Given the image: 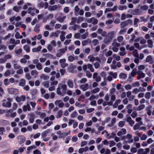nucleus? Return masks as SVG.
<instances>
[{
	"instance_id": "20e7f679",
	"label": "nucleus",
	"mask_w": 154,
	"mask_h": 154,
	"mask_svg": "<svg viewBox=\"0 0 154 154\" xmlns=\"http://www.w3.org/2000/svg\"><path fill=\"white\" fill-rule=\"evenodd\" d=\"M8 93L12 94H17L18 92V89L13 88H8Z\"/></svg>"
},
{
	"instance_id": "dca6fc26",
	"label": "nucleus",
	"mask_w": 154,
	"mask_h": 154,
	"mask_svg": "<svg viewBox=\"0 0 154 154\" xmlns=\"http://www.w3.org/2000/svg\"><path fill=\"white\" fill-rule=\"evenodd\" d=\"M24 50L25 51L27 52H29L30 51V49L29 46L27 45H25L23 47Z\"/></svg>"
},
{
	"instance_id": "2f4dec72",
	"label": "nucleus",
	"mask_w": 154,
	"mask_h": 154,
	"mask_svg": "<svg viewBox=\"0 0 154 154\" xmlns=\"http://www.w3.org/2000/svg\"><path fill=\"white\" fill-rule=\"evenodd\" d=\"M140 127V125L138 123H136L134 126L133 129L134 130H136L138 129Z\"/></svg>"
},
{
	"instance_id": "6e6552de",
	"label": "nucleus",
	"mask_w": 154,
	"mask_h": 154,
	"mask_svg": "<svg viewBox=\"0 0 154 154\" xmlns=\"http://www.w3.org/2000/svg\"><path fill=\"white\" fill-rule=\"evenodd\" d=\"M146 62H149L150 64L153 63L152 58L151 55H149L147 56L146 58Z\"/></svg>"
},
{
	"instance_id": "f3484780",
	"label": "nucleus",
	"mask_w": 154,
	"mask_h": 154,
	"mask_svg": "<svg viewBox=\"0 0 154 154\" xmlns=\"http://www.w3.org/2000/svg\"><path fill=\"white\" fill-rule=\"evenodd\" d=\"M119 77L120 78L126 79L127 78V75L126 74L121 73L119 75Z\"/></svg>"
},
{
	"instance_id": "a211bd4d",
	"label": "nucleus",
	"mask_w": 154,
	"mask_h": 154,
	"mask_svg": "<svg viewBox=\"0 0 154 154\" xmlns=\"http://www.w3.org/2000/svg\"><path fill=\"white\" fill-rule=\"evenodd\" d=\"M70 131L67 132H63L61 134V138L64 137H65L69 135L70 133Z\"/></svg>"
},
{
	"instance_id": "0e129e2a",
	"label": "nucleus",
	"mask_w": 154,
	"mask_h": 154,
	"mask_svg": "<svg viewBox=\"0 0 154 154\" xmlns=\"http://www.w3.org/2000/svg\"><path fill=\"white\" fill-rule=\"evenodd\" d=\"M86 75L88 78H91L92 77V74L88 71L86 72Z\"/></svg>"
},
{
	"instance_id": "b1692460",
	"label": "nucleus",
	"mask_w": 154,
	"mask_h": 154,
	"mask_svg": "<svg viewBox=\"0 0 154 154\" xmlns=\"http://www.w3.org/2000/svg\"><path fill=\"white\" fill-rule=\"evenodd\" d=\"M71 20L72 21L70 23V25H74L75 23L76 22V18L75 17H72V18Z\"/></svg>"
},
{
	"instance_id": "79ce46f5",
	"label": "nucleus",
	"mask_w": 154,
	"mask_h": 154,
	"mask_svg": "<svg viewBox=\"0 0 154 154\" xmlns=\"http://www.w3.org/2000/svg\"><path fill=\"white\" fill-rule=\"evenodd\" d=\"M137 74L138 75H140V76L141 77V78H144L145 76V73L143 72H141V73L137 72Z\"/></svg>"
},
{
	"instance_id": "f8f14e48",
	"label": "nucleus",
	"mask_w": 154,
	"mask_h": 154,
	"mask_svg": "<svg viewBox=\"0 0 154 154\" xmlns=\"http://www.w3.org/2000/svg\"><path fill=\"white\" fill-rule=\"evenodd\" d=\"M79 8L78 5H76L75 7V11L74 14L76 16H77L79 14Z\"/></svg>"
},
{
	"instance_id": "7ed1b4c3",
	"label": "nucleus",
	"mask_w": 154,
	"mask_h": 154,
	"mask_svg": "<svg viewBox=\"0 0 154 154\" xmlns=\"http://www.w3.org/2000/svg\"><path fill=\"white\" fill-rule=\"evenodd\" d=\"M132 23V21L130 19H128L127 20L124 21L120 24L121 28H123L128 24H131Z\"/></svg>"
},
{
	"instance_id": "5701e85b",
	"label": "nucleus",
	"mask_w": 154,
	"mask_h": 154,
	"mask_svg": "<svg viewBox=\"0 0 154 154\" xmlns=\"http://www.w3.org/2000/svg\"><path fill=\"white\" fill-rule=\"evenodd\" d=\"M109 74L110 75H112L113 78L116 79V78L117 76V72H115L114 73H113L112 72H110Z\"/></svg>"
},
{
	"instance_id": "f704fd0d",
	"label": "nucleus",
	"mask_w": 154,
	"mask_h": 154,
	"mask_svg": "<svg viewBox=\"0 0 154 154\" xmlns=\"http://www.w3.org/2000/svg\"><path fill=\"white\" fill-rule=\"evenodd\" d=\"M125 125V122L123 121H120L119 123L118 126L120 127H123Z\"/></svg>"
},
{
	"instance_id": "473e14b6",
	"label": "nucleus",
	"mask_w": 154,
	"mask_h": 154,
	"mask_svg": "<svg viewBox=\"0 0 154 154\" xmlns=\"http://www.w3.org/2000/svg\"><path fill=\"white\" fill-rule=\"evenodd\" d=\"M37 69L38 70H40L42 68V66L40 63H38L36 65Z\"/></svg>"
},
{
	"instance_id": "4c0bfd02",
	"label": "nucleus",
	"mask_w": 154,
	"mask_h": 154,
	"mask_svg": "<svg viewBox=\"0 0 154 154\" xmlns=\"http://www.w3.org/2000/svg\"><path fill=\"white\" fill-rule=\"evenodd\" d=\"M62 112L61 110L59 111L58 112L57 115V118L58 119L60 118L62 116Z\"/></svg>"
},
{
	"instance_id": "5fc2aeb1",
	"label": "nucleus",
	"mask_w": 154,
	"mask_h": 154,
	"mask_svg": "<svg viewBox=\"0 0 154 154\" xmlns=\"http://www.w3.org/2000/svg\"><path fill=\"white\" fill-rule=\"evenodd\" d=\"M38 74V72L36 70H32L31 72V74L34 75H37Z\"/></svg>"
},
{
	"instance_id": "7c9ffc66",
	"label": "nucleus",
	"mask_w": 154,
	"mask_h": 154,
	"mask_svg": "<svg viewBox=\"0 0 154 154\" xmlns=\"http://www.w3.org/2000/svg\"><path fill=\"white\" fill-rule=\"evenodd\" d=\"M68 60L70 62H72L75 60V58L73 56L70 55L68 57Z\"/></svg>"
},
{
	"instance_id": "39448f33",
	"label": "nucleus",
	"mask_w": 154,
	"mask_h": 154,
	"mask_svg": "<svg viewBox=\"0 0 154 154\" xmlns=\"http://www.w3.org/2000/svg\"><path fill=\"white\" fill-rule=\"evenodd\" d=\"M17 138L18 143L20 144L24 143L26 139L25 137L23 135H19L17 137Z\"/></svg>"
},
{
	"instance_id": "4d7b16f0",
	"label": "nucleus",
	"mask_w": 154,
	"mask_h": 154,
	"mask_svg": "<svg viewBox=\"0 0 154 154\" xmlns=\"http://www.w3.org/2000/svg\"><path fill=\"white\" fill-rule=\"evenodd\" d=\"M100 91V89L98 88H94L93 91L92 92L93 93H96L99 92Z\"/></svg>"
},
{
	"instance_id": "bb28decb",
	"label": "nucleus",
	"mask_w": 154,
	"mask_h": 154,
	"mask_svg": "<svg viewBox=\"0 0 154 154\" xmlns=\"http://www.w3.org/2000/svg\"><path fill=\"white\" fill-rule=\"evenodd\" d=\"M134 46L137 48L138 50H140L142 48V47H140L139 46V44L138 43H135L134 44Z\"/></svg>"
},
{
	"instance_id": "e2e57ef3",
	"label": "nucleus",
	"mask_w": 154,
	"mask_h": 154,
	"mask_svg": "<svg viewBox=\"0 0 154 154\" xmlns=\"http://www.w3.org/2000/svg\"><path fill=\"white\" fill-rule=\"evenodd\" d=\"M92 42L94 45H96L98 43V41L97 39H94L92 41Z\"/></svg>"
},
{
	"instance_id": "37998d69",
	"label": "nucleus",
	"mask_w": 154,
	"mask_h": 154,
	"mask_svg": "<svg viewBox=\"0 0 154 154\" xmlns=\"http://www.w3.org/2000/svg\"><path fill=\"white\" fill-rule=\"evenodd\" d=\"M147 136L145 134H143L142 136L140 137V139L141 140H145L147 138Z\"/></svg>"
},
{
	"instance_id": "6e6d98bb",
	"label": "nucleus",
	"mask_w": 154,
	"mask_h": 154,
	"mask_svg": "<svg viewBox=\"0 0 154 154\" xmlns=\"http://www.w3.org/2000/svg\"><path fill=\"white\" fill-rule=\"evenodd\" d=\"M133 55L135 57H138V54L137 52V51L136 50H134L133 53Z\"/></svg>"
},
{
	"instance_id": "680f3d73",
	"label": "nucleus",
	"mask_w": 154,
	"mask_h": 154,
	"mask_svg": "<svg viewBox=\"0 0 154 154\" xmlns=\"http://www.w3.org/2000/svg\"><path fill=\"white\" fill-rule=\"evenodd\" d=\"M146 73L149 76L151 77L152 74H151V72L150 71H149L148 69H147V70L146 71Z\"/></svg>"
},
{
	"instance_id": "a878e982",
	"label": "nucleus",
	"mask_w": 154,
	"mask_h": 154,
	"mask_svg": "<svg viewBox=\"0 0 154 154\" xmlns=\"http://www.w3.org/2000/svg\"><path fill=\"white\" fill-rule=\"evenodd\" d=\"M148 8L149 7L146 5H143L140 7V9L143 10H147Z\"/></svg>"
},
{
	"instance_id": "4468645a",
	"label": "nucleus",
	"mask_w": 154,
	"mask_h": 154,
	"mask_svg": "<svg viewBox=\"0 0 154 154\" xmlns=\"http://www.w3.org/2000/svg\"><path fill=\"white\" fill-rule=\"evenodd\" d=\"M61 32V31L60 30H58L56 31V32H53L52 33L51 35V36H55L56 37H57L58 36L59 34Z\"/></svg>"
},
{
	"instance_id": "c03bdc74",
	"label": "nucleus",
	"mask_w": 154,
	"mask_h": 154,
	"mask_svg": "<svg viewBox=\"0 0 154 154\" xmlns=\"http://www.w3.org/2000/svg\"><path fill=\"white\" fill-rule=\"evenodd\" d=\"M127 6L126 5L119 6V9L120 10H123L124 9H126Z\"/></svg>"
},
{
	"instance_id": "c756f323",
	"label": "nucleus",
	"mask_w": 154,
	"mask_h": 154,
	"mask_svg": "<svg viewBox=\"0 0 154 154\" xmlns=\"http://www.w3.org/2000/svg\"><path fill=\"white\" fill-rule=\"evenodd\" d=\"M67 50V47H66L65 48H61L60 49L59 51L62 54L65 53L66 51Z\"/></svg>"
},
{
	"instance_id": "2eb2a0df",
	"label": "nucleus",
	"mask_w": 154,
	"mask_h": 154,
	"mask_svg": "<svg viewBox=\"0 0 154 154\" xmlns=\"http://www.w3.org/2000/svg\"><path fill=\"white\" fill-rule=\"evenodd\" d=\"M88 85L86 83L82 86V90L83 91H85L88 89Z\"/></svg>"
},
{
	"instance_id": "69168bd1",
	"label": "nucleus",
	"mask_w": 154,
	"mask_h": 154,
	"mask_svg": "<svg viewBox=\"0 0 154 154\" xmlns=\"http://www.w3.org/2000/svg\"><path fill=\"white\" fill-rule=\"evenodd\" d=\"M22 50L21 48H20L19 49L15 50V52L17 54H20L22 52Z\"/></svg>"
},
{
	"instance_id": "4be33fe9",
	"label": "nucleus",
	"mask_w": 154,
	"mask_h": 154,
	"mask_svg": "<svg viewBox=\"0 0 154 154\" xmlns=\"http://www.w3.org/2000/svg\"><path fill=\"white\" fill-rule=\"evenodd\" d=\"M145 107V106L144 104H141L138 107L137 109L138 111H140L143 109Z\"/></svg>"
},
{
	"instance_id": "f257e3e1",
	"label": "nucleus",
	"mask_w": 154,
	"mask_h": 154,
	"mask_svg": "<svg viewBox=\"0 0 154 154\" xmlns=\"http://www.w3.org/2000/svg\"><path fill=\"white\" fill-rule=\"evenodd\" d=\"M67 88V86L66 84H63V83H61L58 84V87L57 89V94L59 95H62V93L60 91V89L63 90V94H65L66 93V89Z\"/></svg>"
},
{
	"instance_id": "3c124183",
	"label": "nucleus",
	"mask_w": 154,
	"mask_h": 154,
	"mask_svg": "<svg viewBox=\"0 0 154 154\" xmlns=\"http://www.w3.org/2000/svg\"><path fill=\"white\" fill-rule=\"evenodd\" d=\"M125 88L127 90L130 89L131 88V86L130 84H128L125 86Z\"/></svg>"
},
{
	"instance_id": "c9c22d12",
	"label": "nucleus",
	"mask_w": 154,
	"mask_h": 154,
	"mask_svg": "<svg viewBox=\"0 0 154 154\" xmlns=\"http://www.w3.org/2000/svg\"><path fill=\"white\" fill-rule=\"evenodd\" d=\"M112 45L114 47H116L119 46L120 44L117 42H114L112 43Z\"/></svg>"
},
{
	"instance_id": "de8ad7c7",
	"label": "nucleus",
	"mask_w": 154,
	"mask_h": 154,
	"mask_svg": "<svg viewBox=\"0 0 154 154\" xmlns=\"http://www.w3.org/2000/svg\"><path fill=\"white\" fill-rule=\"evenodd\" d=\"M38 5L39 7L40 8H42L44 7V3L43 2H41L40 3H39L38 4Z\"/></svg>"
},
{
	"instance_id": "13d9d810",
	"label": "nucleus",
	"mask_w": 154,
	"mask_h": 154,
	"mask_svg": "<svg viewBox=\"0 0 154 154\" xmlns=\"http://www.w3.org/2000/svg\"><path fill=\"white\" fill-rule=\"evenodd\" d=\"M123 148L124 149L128 150L130 148V146L128 145H124L123 146Z\"/></svg>"
},
{
	"instance_id": "ddd939ff",
	"label": "nucleus",
	"mask_w": 154,
	"mask_h": 154,
	"mask_svg": "<svg viewBox=\"0 0 154 154\" xmlns=\"http://www.w3.org/2000/svg\"><path fill=\"white\" fill-rule=\"evenodd\" d=\"M66 17V16H63V17H59L57 18V20L59 21L60 23H62L63 22Z\"/></svg>"
},
{
	"instance_id": "774afa93",
	"label": "nucleus",
	"mask_w": 154,
	"mask_h": 154,
	"mask_svg": "<svg viewBox=\"0 0 154 154\" xmlns=\"http://www.w3.org/2000/svg\"><path fill=\"white\" fill-rule=\"evenodd\" d=\"M33 153L34 154H41V152L38 149L34 150Z\"/></svg>"
},
{
	"instance_id": "bf43d9fd",
	"label": "nucleus",
	"mask_w": 154,
	"mask_h": 154,
	"mask_svg": "<svg viewBox=\"0 0 154 154\" xmlns=\"http://www.w3.org/2000/svg\"><path fill=\"white\" fill-rule=\"evenodd\" d=\"M5 128L3 127L0 128V135H2L3 134V132L4 131Z\"/></svg>"
},
{
	"instance_id": "6ab92c4d",
	"label": "nucleus",
	"mask_w": 154,
	"mask_h": 154,
	"mask_svg": "<svg viewBox=\"0 0 154 154\" xmlns=\"http://www.w3.org/2000/svg\"><path fill=\"white\" fill-rule=\"evenodd\" d=\"M67 84L69 87L71 88L73 87V83L72 81L70 80H68L67 81Z\"/></svg>"
},
{
	"instance_id": "49530a36",
	"label": "nucleus",
	"mask_w": 154,
	"mask_h": 154,
	"mask_svg": "<svg viewBox=\"0 0 154 154\" xmlns=\"http://www.w3.org/2000/svg\"><path fill=\"white\" fill-rule=\"evenodd\" d=\"M112 54V52L111 51L109 50L105 54V55L106 57H109L111 56Z\"/></svg>"
},
{
	"instance_id": "a19ab883",
	"label": "nucleus",
	"mask_w": 154,
	"mask_h": 154,
	"mask_svg": "<svg viewBox=\"0 0 154 154\" xmlns=\"http://www.w3.org/2000/svg\"><path fill=\"white\" fill-rule=\"evenodd\" d=\"M117 40L119 42H121L123 39V37L122 36H119L117 37Z\"/></svg>"
},
{
	"instance_id": "864d4df0",
	"label": "nucleus",
	"mask_w": 154,
	"mask_h": 154,
	"mask_svg": "<svg viewBox=\"0 0 154 154\" xmlns=\"http://www.w3.org/2000/svg\"><path fill=\"white\" fill-rule=\"evenodd\" d=\"M140 85V84L139 83V82H136L134 83H133L132 84V86L133 87H139Z\"/></svg>"
},
{
	"instance_id": "c85d7f7f",
	"label": "nucleus",
	"mask_w": 154,
	"mask_h": 154,
	"mask_svg": "<svg viewBox=\"0 0 154 154\" xmlns=\"http://www.w3.org/2000/svg\"><path fill=\"white\" fill-rule=\"evenodd\" d=\"M11 74V71L10 70H7L4 73V75L5 77L9 76Z\"/></svg>"
},
{
	"instance_id": "e433bc0d",
	"label": "nucleus",
	"mask_w": 154,
	"mask_h": 154,
	"mask_svg": "<svg viewBox=\"0 0 154 154\" xmlns=\"http://www.w3.org/2000/svg\"><path fill=\"white\" fill-rule=\"evenodd\" d=\"M151 93L149 92H147L145 95V97L146 99H149L150 97Z\"/></svg>"
},
{
	"instance_id": "8fccbe9b",
	"label": "nucleus",
	"mask_w": 154,
	"mask_h": 154,
	"mask_svg": "<svg viewBox=\"0 0 154 154\" xmlns=\"http://www.w3.org/2000/svg\"><path fill=\"white\" fill-rule=\"evenodd\" d=\"M37 93V91L36 89H34L32 90L31 92V94L32 96L35 95Z\"/></svg>"
},
{
	"instance_id": "a18cd8bd",
	"label": "nucleus",
	"mask_w": 154,
	"mask_h": 154,
	"mask_svg": "<svg viewBox=\"0 0 154 154\" xmlns=\"http://www.w3.org/2000/svg\"><path fill=\"white\" fill-rule=\"evenodd\" d=\"M77 114L76 111L73 112L70 115L71 117L73 118L77 116Z\"/></svg>"
},
{
	"instance_id": "1a4fd4ad",
	"label": "nucleus",
	"mask_w": 154,
	"mask_h": 154,
	"mask_svg": "<svg viewBox=\"0 0 154 154\" xmlns=\"http://www.w3.org/2000/svg\"><path fill=\"white\" fill-rule=\"evenodd\" d=\"M2 105L3 106L5 107H10L11 106V103L9 102H3Z\"/></svg>"
},
{
	"instance_id": "0eeeda50",
	"label": "nucleus",
	"mask_w": 154,
	"mask_h": 154,
	"mask_svg": "<svg viewBox=\"0 0 154 154\" xmlns=\"http://www.w3.org/2000/svg\"><path fill=\"white\" fill-rule=\"evenodd\" d=\"M29 115L30 116L29 121L30 123H32L34 122V119L35 118V115L33 113H31Z\"/></svg>"
},
{
	"instance_id": "423d86ee",
	"label": "nucleus",
	"mask_w": 154,
	"mask_h": 154,
	"mask_svg": "<svg viewBox=\"0 0 154 154\" xmlns=\"http://www.w3.org/2000/svg\"><path fill=\"white\" fill-rule=\"evenodd\" d=\"M10 123L9 121L4 119H1L0 120V125L2 126H5Z\"/></svg>"
},
{
	"instance_id": "72a5a7b5",
	"label": "nucleus",
	"mask_w": 154,
	"mask_h": 154,
	"mask_svg": "<svg viewBox=\"0 0 154 154\" xmlns=\"http://www.w3.org/2000/svg\"><path fill=\"white\" fill-rule=\"evenodd\" d=\"M41 77L42 78H44L45 80H47L49 78V76L48 75H45L44 74H41Z\"/></svg>"
},
{
	"instance_id": "9d476101",
	"label": "nucleus",
	"mask_w": 154,
	"mask_h": 154,
	"mask_svg": "<svg viewBox=\"0 0 154 154\" xmlns=\"http://www.w3.org/2000/svg\"><path fill=\"white\" fill-rule=\"evenodd\" d=\"M26 85L25 80L23 79H21L20 80L19 85L20 86L24 87Z\"/></svg>"
},
{
	"instance_id": "603ef678",
	"label": "nucleus",
	"mask_w": 154,
	"mask_h": 154,
	"mask_svg": "<svg viewBox=\"0 0 154 154\" xmlns=\"http://www.w3.org/2000/svg\"><path fill=\"white\" fill-rule=\"evenodd\" d=\"M38 115L42 118H44L46 116V114L45 113H41L40 112H39Z\"/></svg>"
},
{
	"instance_id": "cd10ccee",
	"label": "nucleus",
	"mask_w": 154,
	"mask_h": 154,
	"mask_svg": "<svg viewBox=\"0 0 154 154\" xmlns=\"http://www.w3.org/2000/svg\"><path fill=\"white\" fill-rule=\"evenodd\" d=\"M134 14L138 15L140 14V11L139 9H135L134 10L133 12Z\"/></svg>"
},
{
	"instance_id": "052dcab7",
	"label": "nucleus",
	"mask_w": 154,
	"mask_h": 154,
	"mask_svg": "<svg viewBox=\"0 0 154 154\" xmlns=\"http://www.w3.org/2000/svg\"><path fill=\"white\" fill-rule=\"evenodd\" d=\"M137 116V113L135 111H134L131 114V116L133 118H135Z\"/></svg>"
},
{
	"instance_id": "ea45409f",
	"label": "nucleus",
	"mask_w": 154,
	"mask_h": 154,
	"mask_svg": "<svg viewBox=\"0 0 154 154\" xmlns=\"http://www.w3.org/2000/svg\"><path fill=\"white\" fill-rule=\"evenodd\" d=\"M64 12L66 13H68L69 11V8L68 7H65L63 9Z\"/></svg>"
},
{
	"instance_id": "09e8293b",
	"label": "nucleus",
	"mask_w": 154,
	"mask_h": 154,
	"mask_svg": "<svg viewBox=\"0 0 154 154\" xmlns=\"http://www.w3.org/2000/svg\"><path fill=\"white\" fill-rule=\"evenodd\" d=\"M53 17L54 16L52 14H49L46 17V20L48 19H51L53 18Z\"/></svg>"
},
{
	"instance_id": "9b49d317",
	"label": "nucleus",
	"mask_w": 154,
	"mask_h": 154,
	"mask_svg": "<svg viewBox=\"0 0 154 154\" xmlns=\"http://www.w3.org/2000/svg\"><path fill=\"white\" fill-rule=\"evenodd\" d=\"M50 129H47L46 131L43 132L42 134L43 138H45L47 136V134L50 132Z\"/></svg>"
},
{
	"instance_id": "58836bf2",
	"label": "nucleus",
	"mask_w": 154,
	"mask_h": 154,
	"mask_svg": "<svg viewBox=\"0 0 154 154\" xmlns=\"http://www.w3.org/2000/svg\"><path fill=\"white\" fill-rule=\"evenodd\" d=\"M109 142V146L112 147V146H114L116 144V143L114 142L113 140H110Z\"/></svg>"
},
{
	"instance_id": "f03ea898",
	"label": "nucleus",
	"mask_w": 154,
	"mask_h": 154,
	"mask_svg": "<svg viewBox=\"0 0 154 154\" xmlns=\"http://www.w3.org/2000/svg\"><path fill=\"white\" fill-rule=\"evenodd\" d=\"M114 33L112 31L108 33V36L104 39V42L106 44H108L112 40L113 37Z\"/></svg>"
},
{
	"instance_id": "338daca9",
	"label": "nucleus",
	"mask_w": 154,
	"mask_h": 154,
	"mask_svg": "<svg viewBox=\"0 0 154 154\" xmlns=\"http://www.w3.org/2000/svg\"><path fill=\"white\" fill-rule=\"evenodd\" d=\"M27 60L25 58H23L20 60V62L21 63H25L27 62Z\"/></svg>"
},
{
	"instance_id": "393cba45",
	"label": "nucleus",
	"mask_w": 154,
	"mask_h": 154,
	"mask_svg": "<svg viewBox=\"0 0 154 154\" xmlns=\"http://www.w3.org/2000/svg\"><path fill=\"white\" fill-rule=\"evenodd\" d=\"M139 21V20L137 18H135L134 19V25L135 27H137L138 26L137 23Z\"/></svg>"
},
{
	"instance_id": "aec40b11",
	"label": "nucleus",
	"mask_w": 154,
	"mask_h": 154,
	"mask_svg": "<svg viewBox=\"0 0 154 154\" xmlns=\"http://www.w3.org/2000/svg\"><path fill=\"white\" fill-rule=\"evenodd\" d=\"M116 122V118H113L112 119V120L111 121V124H109L108 125V126L109 127H112L114 125V124Z\"/></svg>"
},
{
	"instance_id": "412c9836",
	"label": "nucleus",
	"mask_w": 154,
	"mask_h": 154,
	"mask_svg": "<svg viewBox=\"0 0 154 154\" xmlns=\"http://www.w3.org/2000/svg\"><path fill=\"white\" fill-rule=\"evenodd\" d=\"M149 45H148V47L149 48H152L153 47V42L151 40L148 39L147 41Z\"/></svg>"
}]
</instances>
